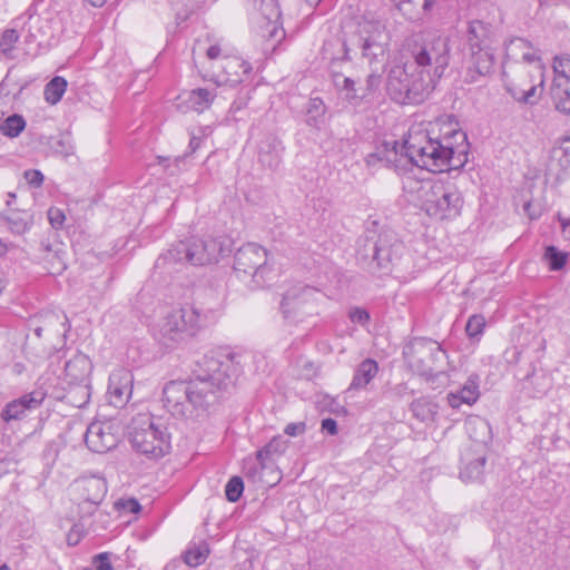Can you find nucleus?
<instances>
[{
  "label": "nucleus",
  "mask_w": 570,
  "mask_h": 570,
  "mask_svg": "<svg viewBox=\"0 0 570 570\" xmlns=\"http://www.w3.org/2000/svg\"><path fill=\"white\" fill-rule=\"evenodd\" d=\"M234 353L216 352L196 362L188 381H170L163 389V402L174 416H186L191 409L205 410L223 391L234 385L240 365Z\"/></svg>",
  "instance_id": "f257e3e1"
},
{
  "label": "nucleus",
  "mask_w": 570,
  "mask_h": 570,
  "mask_svg": "<svg viewBox=\"0 0 570 570\" xmlns=\"http://www.w3.org/2000/svg\"><path fill=\"white\" fill-rule=\"evenodd\" d=\"M469 141L462 130H452L442 138L428 131L410 130L400 147V156L431 173L458 170L468 163Z\"/></svg>",
  "instance_id": "f03ea898"
},
{
  "label": "nucleus",
  "mask_w": 570,
  "mask_h": 570,
  "mask_svg": "<svg viewBox=\"0 0 570 570\" xmlns=\"http://www.w3.org/2000/svg\"><path fill=\"white\" fill-rule=\"evenodd\" d=\"M389 45L385 23L370 16H363L344 31L341 42L343 56L332 59V68L337 62L351 60L350 53L361 50L362 57L370 61L384 57Z\"/></svg>",
  "instance_id": "7ed1b4c3"
},
{
  "label": "nucleus",
  "mask_w": 570,
  "mask_h": 570,
  "mask_svg": "<svg viewBox=\"0 0 570 570\" xmlns=\"http://www.w3.org/2000/svg\"><path fill=\"white\" fill-rule=\"evenodd\" d=\"M402 249V243L392 230L377 233L367 229L358 240L356 257L371 273H387L400 258Z\"/></svg>",
  "instance_id": "20e7f679"
},
{
  "label": "nucleus",
  "mask_w": 570,
  "mask_h": 570,
  "mask_svg": "<svg viewBox=\"0 0 570 570\" xmlns=\"http://www.w3.org/2000/svg\"><path fill=\"white\" fill-rule=\"evenodd\" d=\"M421 208L432 218L454 219L461 214L463 198L461 193L443 181H415Z\"/></svg>",
  "instance_id": "39448f33"
},
{
  "label": "nucleus",
  "mask_w": 570,
  "mask_h": 570,
  "mask_svg": "<svg viewBox=\"0 0 570 570\" xmlns=\"http://www.w3.org/2000/svg\"><path fill=\"white\" fill-rule=\"evenodd\" d=\"M386 91L390 98L400 105L423 102L433 91L429 77L420 76L411 63L394 66L386 79Z\"/></svg>",
  "instance_id": "423d86ee"
},
{
  "label": "nucleus",
  "mask_w": 570,
  "mask_h": 570,
  "mask_svg": "<svg viewBox=\"0 0 570 570\" xmlns=\"http://www.w3.org/2000/svg\"><path fill=\"white\" fill-rule=\"evenodd\" d=\"M450 40L443 36L425 37L421 43H415L412 49V63L420 76L431 79L433 89L444 75L451 58Z\"/></svg>",
  "instance_id": "0eeeda50"
},
{
  "label": "nucleus",
  "mask_w": 570,
  "mask_h": 570,
  "mask_svg": "<svg viewBox=\"0 0 570 570\" xmlns=\"http://www.w3.org/2000/svg\"><path fill=\"white\" fill-rule=\"evenodd\" d=\"M535 71L539 77L538 85L534 82L529 68L523 63L503 62L502 78L504 87L515 101L525 105H534L539 101L541 92H538V87L543 86L542 66L538 65Z\"/></svg>",
  "instance_id": "6e6552de"
},
{
  "label": "nucleus",
  "mask_w": 570,
  "mask_h": 570,
  "mask_svg": "<svg viewBox=\"0 0 570 570\" xmlns=\"http://www.w3.org/2000/svg\"><path fill=\"white\" fill-rule=\"evenodd\" d=\"M230 253L229 244L222 238H190L178 242L168 252L170 259L175 262L186 261L193 265H206L217 263L220 257Z\"/></svg>",
  "instance_id": "1a4fd4ad"
},
{
  "label": "nucleus",
  "mask_w": 570,
  "mask_h": 570,
  "mask_svg": "<svg viewBox=\"0 0 570 570\" xmlns=\"http://www.w3.org/2000/svg\"><path fill=\"white\" fill-rule=\"evenodd\" d=\"M205 315L194 305H185L169 312L159 324V338L166 346L195 335L204 324Z\"/></svg>",
  "instance_id": "9d476101"
},
{
  "label": "nucleus",
  "mask_w": 570,
  "mask_h": 570,
  "mask_svg": "<svg viewBox=\"0 0 570 570\" xmlns=\"http://www.w3.org/2000/svg\"><path fill=\"white\" fill-rule=\"evenodd\" d=\"M466 430L473 442L462 452L460 478L463 481H479L483 476L487 462L485 440L473 435V432L480 431L483 436H487L490 433V426L484 420L476 417L466 423Z\"/></svg>",
  "instance_id": "9b49d317"
},
{
  "label": "nucleus",
  "mask_w": 570,
  "mask_h": 570,
  "mask_svg": "<svg viewBox=\"0 0 570 570\" xmlns=\"http://www.w3.org/2000/svg\"><path fill=\"white\" fill-rule=\"evenodd\" d=\"M132 448L149 459L163 458L169 452L170 442L166 428L155 424L150 419L140 426L135 425L130 433Z\"/></svg>",
  "instance_id": "f8f14e48"
},
{
  "label": "nucleus",
  "mask_w": 570,
  "mask_h": 570,
  "mask_svg": "<svg viewBox=\"0 0 570 570\" xmlns=\"http://www.w3.org/2000/svg\"><path fill=\"white\" fill-rule=\"evenodd\" d=\"M266 250L254 243L242 246L234 257V271L240 276H252L256 287L264 286L266 268Z\"/></svg>",
  "instance_id": "ddd939ff"
},
{
  "label": "nucleus",
  "mask_w": 570,
  "mask_h": 570,
  "mask_svg": "<svg viewBox=\"0 0 570 570\" xmlns=\"http://www.w3.org/2000/svg\"><path fill=\"white\" fill-rule=\"evenodd\" d=\"M409 364L422 375L433 373L432 363L438 361L439 356L444 354L441 345L431 338H415L409 350L404 352Z\"/></svg>",
  "instance_id": "4468645a"
},
{
  "label": "nucleus",
  "mask_w": 570,
  "mask_h": 570,
  "mask_svg": "<svg viewBox=\"0 0 570 570\" xmlns=\"http://www.w3.org/2000/svg\"><path fill=\"white\" fill-rule=\"evenodd\" d=\"M120 441V426L111 421H95L85 434L88 449L96 453H106L115 449Z\"/></svg>",
  "instance_id": "2eb2a0df"
},
{
  "label": "nucleus",
  "mask_w": 570,
  "mask_h": 570,
  "mask_svg": "<svg viewBox=\"0 0 570 570\" xmlns=\"http://www.w3.org/2000/svg\"><path fill=\"white\" fill-rule=\"evenodd\" d=\"M494 52L491 48L468 52L464 81L466 83H476L489 78L494 71Z\"/></svg>",
  "instance_id": "dca6fc26"
},
{
  "label": "nucleus",
  "mask_w": 570,
  "mask_h": 570,
  "mask_svg": "<svg viewBox=\"0 0 570 570\" xmlns=\"http://www.w3.org/2000/svg\"><path fill=\"white\" fill-rule=\"evenodd\" d=\"M46 395V392L42 390H35L30 393L23 394L22 396L7 403L0 416L4 422L21 420L27 415V412L40 407Z\"/></svg>",
  "instance_id": "f3484780"
},
{
  "label": "nucleus",
  "mask_w": 570,
  "mask_h": 570,
  "mask_svg": "<svg viewBox=\"0 0 570 570\" xmlns=\"http://www.w3.org/2000/svg\"><path fill=\"white\" fill-rule=\"evenodd\" d=\"M134 375L127 368H117L109 376L108 395L110 404L122 407L131 396Z\"/></svg>",
  "instance_id": "a211bd4d"
},
{
  "label": "nucleus",
  "mask_w": 570,
  "mask_h": 570,
  "mask_svg": "<svg viewBox=\"0 0 570 570\" xmlns=\"http://www.w3.org/2000/svg\"><path fill=\"white\" fill-rule=\"evenodd\" d=\"M284 147L282 141L274 134H266L257 146L258 163L271 170H275L281 161Z\"/></svg>",
  "instance_id": "6ab92c4d"
},
{
  "label": "nucleus",
  "mask_w": 570,
  "mask_h": 570,
  "mask_svg": "<svg viewBox=\"0 0 570 570\" xmlns=\"http://www.w3.org/2000/svg\"><path fill=\"white\" fill-rule=\"evenodd\" d=\"M222 70L223 72L217 75V85H228L234 87L243 82V77L250 72L252 67L242 58L232 56L224 57L222 61Z\"/></svg>",
  "instance_id": "aec40b11"
},
{
  "label": "nucleus",
  "mask_w": 570,
  "mask_h": 570,
  "mask_svg": "<svg viewBox=\"0 0 570 570\" xmlns=\"http://www.w3.org/2000/svg\"><path fill=\"white\" fill-rule=\"evenodd\" d=\"M531 43L523 38L511 39L505 47V60L503 62H540V57L531 51Z\"/></svg>",
  "instance_id": "412c9836"
},
{
  "label": "nucleus",
  "mask_w": 570,
  "mask_h": 570,
  "mask_svg": "<svg viewBox=\"0 0 570 570\" xmlns=\"http://www.w3.org/2000/svg\"><path fill=\"white\" fill-rule=\"evenodd\" d=\"M261 16L266 21L268 37L271 39H282L285 33L281 28V10L276 0H262L259 7Z\"/></svg>",
  "instance_id": "4be33fe9"
},
{
  "label": "nucleus",
  "mask_w": 570,
  "mask_h": 570,
  "mask_svg": "<svg viewBox=\"0 0 570 570\" xmlns=\"http://www.w3.org/2000/svg\"><path fill=\"white\" fill-rule=\"evenodd\" d=\"M91 372V362L82 353L75 354L65 364V374L69 383H89L88 376Z\"/></svg>",
  "instance_id": "5701e85b"
},
{
  "label": "nucleus",
  "mask_w": 570,
  "mask_h": 570,
  "mask_svg": "<svg viewBox=\"0 0 570 570\" xmlns=\"http://www.w3.org/2000/svg\"><path fill=\"white\" fill-rule=\"evenodd\" d=\"M318 294V291L314 287L299 285L289 288L283 296L281 302V309L285 317H288L294 309L308 301L309 297Z\"/></svg>",
  "instance_id": "b1692460"
},
{
  "label": "nucleus",
  "mask_w": 570,
  "mask_h": 570,
  "mask_svg": "<svg viewBox=\"0 0 570 570\" xmlns=\"http://www.w3.org/2000/svg\"><path fill=\"white\" fill-rule=\"evenodd\" d=\"M479 396L478 376L471 375L460 390L449 393L446 399L451 407L459 409L462 404H474Z\"/></svg>",
  "instance_id": "393cba45"
},
{
  "label": "nucleus",
  "mask_w": 570,
  "mask_h": 570,
  "mask_svg": "<svg viewBox=\"0 0 570 570\" xmlns=\"http://www.w3.org/2000/svg\"><path fill=\"white\" fill-rule=\"evenodd\" d=\"M326 111V105L320 97L311 98L306 107L305 124L315 130H321L327 121Z\"/></svg>",
  "instance_id": "a878e982"
},
{
  "label": "nucleus",
  "mask_w": 570,
  "mask_h": 570,
  "mask_svg": "<svg viewBox=\"0 0 570 570\" xmlns=\"http://www.w3.org/2000/svg\"><path fill=\"white\" fill-rule=\"evenodd\" d=\"M379 372L377 363L372 358L364 360L356 368L348 390L365 389Z\"/></svg>",
  "instance_id": "bb28decb"
},
{
  "label": "nucleus",
  "mask_w": 570,
  "mask_h": 570,
  "mask_svg": "<svg viewBox=\"0 0 570 570\" xmlns=\"http://www.w3.org/2000/svg\"><path fill=\"white\" fill-rule=\"evenodd\" d=\"M490 48L488 29L482 21H472L468 29V52Z\"/></svg>",
  "instance_id": "cd10ccee"
},
{
  "label": "nucleus",
  "mask_w": 570,
  "mask_h": 570,
  "mask_svg": "<svg viewBox=\"0 0 570 570\" xmlns=\"http://www.w3.org/2000/svg\"><path fill=\"white\" fill-rule=\"evenodd\" d=\"M90 395L89 383H69L65 399L70 405L81 409L88 404Z\"/></svg>",
  "instance_id": "c85d7f7f"
},
{
  "label": "nucleus",
  "mask_w": 570,
  "mask_h": 570,
  "mask_svg": "<svg viewBox=\"0 0 570 570\" xmlns=\"http://www.w3.org/2000/svg\"><path fill=\"white\" fill-rule=\"evenodd\" d=\"M399 144L397 141L385 142L383 149L368 154L365 158L367 166H374L377 163L392 164L397 160L399 156Z\"/></svg>",
  "instance_id": "c756f323"
},
{
  "label": "nucleus",
  "mask_w": 570,
  "mask_h": 570,
  "mask_svg": "<svg viewBox=\"0 0 570 570\" xmlns=\"http://www.w3.org/2000/svg\"><path fill=\"white\" fill-rule=\"evenodd\" d=\"M410 410L413 416L421 422L434 421V416L438 413L436 404L425 397L414 400L410 405Z\"/></svg>",
  "instance_id": "7c9ffc66"
},
{
  "label": "nucleus",
  "mask_w": 570,
  "mask_h": 570,
  "mask_svg": "<svg viewBox=\"0 0 570 570\" xmlns=\"http://www.w3.org/2000/svg\"><path fill=\"white\" fill-rule=\"evenodd\" d=\"M215 98V95L210 92L208 89L205 88H198L194 89L188 94V98L186 99V102L189 108H191L195 111L202 112L209 108L213 100Z\"/></svg>",
  "instance_id": "2f4dec72"
},
{
  "label": "nucleus",
  "mask_w": 570,
  "mask_h": 570,
  "mask_svg": "<svg viewBox=\"0 0 570 570\" xmlns=\"http://www.w3.org/2000/svg\"><path fill=\"white\" fill-rule=\"evenodd\" d=\"M286 449V442L281 438H273L264 448L256 452V459L262 468H267V461L274 455L283 453Z\"/></svg>",
  "instance_id": "473e14b6"
},
{
  "label": "nucleus",
  "mask_w": 570,
  "mask_h": 570,
  "mask_svg": "<svg viewBox=\"0 0 570 570\" xmlns=\"http://www.w3.org/2000/svg\"><path fill=\"white\" fill-rule=\"evenodd\" d=\"M2 220L9 225L10 232L16 235H22L30 228V216L19 212H13L7 216L0 213V222Z\"/></svg>",
  "instance_id": "72a5a7b5"
},
{
  "label": "nucleus",
  "mask_w": 570,
  "mask_h": 570,
  "mask_svg": "<svg viewBox=\"0 0 570 570\" xmlns=\"http://www.w3.org/2000/svg\"><path fill=\"white\" fill-rule=\"evenodd\" d=\"M552 98L559 111L570 114V81L557 82L552 89Z\"/></svg>",
  "instance_id": "f704fd0d"
},
{
  "label": "nucleus",
  "mask_w": 570,
  "mask_h": 570,
  "mask_svg": "<svg viewBox=\"0 0 570 570\" xmlns=\"http://www.w3.org/2000/svg\"><path fill=\"white\" fill-rule=\"evenodd\" d=\"M67 81L65 78L56 76L45 87V99L51 105L59 102L66 91Z\"/></svg>",
  "instance_id": "c9c22d12"
},
{
  "label": "nucleus",
  "mask_w": 570,
  "mask_h": 570,
  "mask_svg": "<svg viewBox=\"0 0 570 570\" xmlns=\"http://www.w3.org/2000/svg\"><path fill=\"white\" fill-rule=\"evenodd\" d=\"M568 253L549 245L544 249L543 259L551 271H560L568 262Z\"/></svg>",
  "instance_id": "e433bc0d"
},
{
  "label": "nucleus",
  "mask_w": 570,
  "mask_h": 570,
  "mask_svg": "<svg viewBox=\"0 0 570 570\" xmlns=\"http://www.w3.org/2000/svg\"><path fill=\"white\" fill-rule=\"evenodd\" d=\"M26 127V120L20 115H11L0 125L1 132L7 137H17Z\"/></svg>",
  "instance_id": "4c0bfd02"
},
{
  "label": "nucleus",
  "mask_w": 570,
  "mask_h": 570,
  "mask_svg": "<svg viewBox=\"0 0 570 570\" xmlns=\"http://www.w3.org/2000/svg\"><path fill=\"white\" fill-rule=\"evenodd\" d=\"M209 554V548L206 543L195 546L185 552L184 560L190 567H197L205 562Z\"/></svg>",
  "instance_id": "58836bf2"
},
{
  "label": "nucleus",
  "mask_w": 570,
  "mask_h": 570,
  "mask_svg": "<svg viewBox=\"0 0 570 570\" xmlns=\"http://www.w3.org/2000/svg\"><path fill=\"white\" fill-rule=\"evenodd\" d=\"M552 158L558 160L563 169L570 168V137H564L552 149Z\"/></svg>",
  "instance_id": "ea45409f"
},
{
  "label": "nucleus",
  "mask_w": 570,
  "mask_h": 570,
  "mask_svg": "<svg viewBox=\"0 0 570 570\" xmlns=\"http://www.w3.org/2000/svg\"><path fill=\"white\" fill-rule=\"evenodd\" d=\"M364 87H356L354 80H352L351 86L346 88L344 91L345 100L353 107H360L364 102H367L366 96L364 94Z\"/></svg>",
  "instance_id": "a19ab883"
},
{
  "label": "nucleus",
  "mask_w": 570,
  "mask_h": 570,
  "mask_svg": "<svg viewBox=\"0 0 570 570\" xmlns=\"http://www.w3.org/2000/svg\"><path fill=\"white\" fill-rule=\"evenodd\" d=\"M187 156L188 155L185 154L173 159L170 157L158 156L157 160L159 165L164 166L165 171H167L169 175H176L183 170Z\"/></svg>",
  "instance_id": "79ce46f5"
},
{
  "label": "nucleus",
  "mask_w": 570,
  "mask_h": 570,
  "mask_svg": "<svg viewBox=\"0 0 570 570\" xmlns=\"http://www.w3.org/2000/svg\"><path fill=\"white\" fill-rule=\"evenodd\" d=\"M244 491V482L240 476H233L225 487V495L229 502H237Z\"/></svg>",
  "instance_id": "37998d69"
},
{
  "label": "nucleus",
  "mask_w": 570,
  "mask_h": 570,
  "mask_svg": "<svg viewBox=\"0 0 570 570\" xmlns=\"http://www.w3.org/2000/svg\"><path fill=\"white\" fill-rule=\"evenodd\" d=\"M85 489L87 491H95V494L92 497H87V501L98 505L104 497V493L106 491L105 484L102 480L100 479H90L85 482Z\"/></svg>",
  "instance_id": "c03bdc74"
},
{
  "label": "nucleus",
  "mask_w": 570,
  "mask_h": 570,
  "mask_svg": "<svg viewBox=\"0 0 570 570\" xmlns=\"http://www.w3.org/2000/svg\"><path fill=\"white\" fill-rule=\"evenodd\" d=\"M553 70L558 75V82L570 81V57H556Z\"/></svg>",
  "instance_id": "a18cd8bd"
},
{
  "label": "nucleus",
  "mask_w": 570,
  "mask_h": 570,
  "mask_svg": "<svg viewBox=\"0 0 570 570\" xmlns=\"http://www.w3.org/2000/svg\"><path fill=\"white\" fill-rule=\"evenodd\" d=\"M19 39V33L16 29H7L0 39V50L8 56L14 48Z\"/></svg>",
  "instance_id": "49530a36"
},
{
  "label": "nucleus",
  "mask_w": 570,
  "mask_h": 570,
  "mask_svg": "<svg viewBox=\"0 0 570 570\" xmlns=\"http://www.w3.org/2000/svg\"><path fill=\"white\" fill-rule=\"evenodd\" d=\"M485 320L482 315H472L465 325V332L469 337H475L483 332Z\"/></svg>",
  "instance_id": "de8ad7c7"
},
{
  "label": "nucleus",
  "mask_w": 570,
  "mask_h": 570,
  "mask_svg": "<svg viewBox=\"0 0 570 570\" xmlns=\"http://www.w3.org/2000/svg\"><path fill=\"white\" fill-rule=\"evenodd\" d=\"M525 380L530 383L537 384L539 386L538 393L543 394L551 386V380L542 373V371H535L529 375H527Z\"/></svg>",
  "instance_id": "09e8293b"
},
{
  "label": "nucleus",
  "mask_w": 570,
  "mask_h": 570,
  "mask_svg": "<svg viewBox=\"0 0 570 570\" xmlns=\"http://www.w3.org/2000/svg\"><path fill=\"white\" fill-rule=\"evenodd\" d=\"M265 468H262L259 461L256 459V461L248 460L245 462L244 465V473L245 476L250 480L252 482H263L262 480V472Z\"/></svg>",
  "instance_id": "8fccbe9b"
},
{
  "label": "nucleus",
  "mask_w": 570,
  "mask_h": 570,
  "mask_svg": "<svg viewBox=\"0 0 570 570\" xmlns=\"http://www.w3.org/2000/svg\"><path fill=\"white\" fill-rule=\"evenodd\" d=\"M366 85L364 87V94L366 96V99L367 101L371 99V97H373V95L377 91V89L380 88L381 83H382V76L380 73H376V72H371L367 77H366Z\"/></svg>",
  "instance_id": "3c124183"
},
{
  "label": "nucleus",
  "mask_w": 570,
  "mask_h": 570,
  "mask_svg": "<svg viewBox=\"0 0 570 570\" xmlns=\"http://www.w3.org/2000/svg\"><path fill=\"white\" fill-rule=\"evenodd\" d=\"M397 9L409 19L415 20L417 12L415 10L416 0H392Z\"/></svg>",
  "instance_id": "603ef678"
},
{
  "label": "nucleus",
  "mask_w": 570,
  "mask_h": 570,
  "mask_svg": "<svg viewBox=\"0 0 570 570\" xmlns=\"http://www.w3.org/2000/svg\"><path fill=\"white\" fill-rule=\"evenodd\" d=\"M95 570H114L110 562V553L101 552L92 558Z\"/></svg>",
  "instance_id": "864d4df0"
},
{
  "label": "nucleus",
  "mask_w": 570,
  "mask_h": 570,
  "mask_svg": "<svg viewBox=\"0 0 570 570\" xmlns=\"http://www.w3.org/2000/svg\"><path fill=\"white\" fill-rule=\"evenodd\" d=\"M348 317L353 323H357L361 325H365L370 321L368 312L360 307L352 308L348 313Z\"/></svg>",
  "instance_id": "5fc2aeb1"
},
{
  "label": "nucleus",
  "mask_w": 570,
  "mask_h": 570,
  "mask_svg": "<svg viewBox=\"0 0 570 570\" xmlns=\"http://www.w3.org/2000/svg\"><path fill=\"white\" fill-rule=\"evenodd\" d=\"M48 219L56 229L60 228L66 219L63 212L59 208L51 207L48 210Z\"/></svg>",
  "instance_id": "6e6d98bb"
},
{
  "label": "nucleus",
  "mask_w": 570,
  "mask_h": 570,
  "mask_svg": "<svg viewBox=\"0 0 570 570\" xmlns=\"http://www.w3.org/2000/svg\"><path fill=\"white\" fill-rule=\"evenodd\" d=\"M332 80H333V83H334L335 88H336L340 92L344 94V91L346 90V88H347L348 86H351V82H352V80H353V79H352V78H350V77H345V76H343V75H342V73H340V72L333 71V73H332Z\"/></svg>",
  "instance_id": "4d7b16f0"
},
{
  "label": "nucleus",
  "mask_w": 570,
  "mask_h": 570,
  "mask_svg": "<svg viewBox=\"0 0 570 570\" xmlns=\"http://www.w3.org/2000/svg\"><path fill=\"white\" fill-rule=\"evenodd\" d=\"M28 184L33 187H40L43 183V175L40 170L37 169H28L23 174Z\"/></svg>",
  "instance_id": "13d9d810"
},
{
  "label": "nucleus",
  "mask_w": 570,
  "mask_h": 570,
  "mask_svg": "<svg viewBox=\"0 0 570 570\" xmlns=\"http://www.w3.org/2000/svg\"><path fill=\"white\" fill-rule=\"evenodd\" d=\"M306 424L304 422L289 423L286 425L284 432L289 436H297L305 432Z\"/></svg>",
  "instance_id": "bf43d9fd"
},
{
  "label": "nucleus",
  "mask_w": 570,
  "mask_h": 570,
  "mask_svg": "<svg viewBox=\"0 0 570 570\" xmlns=\"http://www.w3.org/2000/svg\"><path fill=\"white\" fill-rule=\"evenodd\" d=\"M117 505H120L124 510L130 513H138L141 509L140 503L136 499H127L125 501H120L117 503Z\"/></svg>",
  "instance_id": "052dcab7"
},
{
  "label": "nucleus",
  "mask_w": 570,
  "mask_h": 570,
  "mask_svg": "<svg viewBox=\"0 0 570 570\" xmlns=\"http://www.w3.org/2000/svg\"><path fill=\"white\" fill-rule=\"evenodd\" d=\"M322 431L328 433L330 435H336L338 432L337 423L334 419H324L322 421Z\"/></svg>",
  "instance_id": "680f3d73"
},
{
  "label": "nucleus",
  "mask_w": 570,
  "mask_h": 570,
  "mask_svg": "<svg viewBox=\"0 0 570 570\" xmlns=\"http://www.w3.org/2000/svg\"><path fill=\"white\" fill-rule=\"evenodd\" d=\"M56 150L67 157L73 154V146L69 141L61 139L57 142Z\"/></svg>",
  "instance_id": "e2e57ef3"
},
{
  "label": "nucleus",
  "mask_w": 570,
  "mask_h": 570,
  "mask_svg": "<svg viewBox=\"0 0 570 570\" xmlns=\"http://www.w3.org/2000/svg\"><path fill=\"white\" fill-rule=\"evenodd\" d=\"M523 210L525 212V214L530 217V219H537L540 217L541 215V212L540 210H535L533 209V204L532 202H527L524 205H523Z\"/></svg>",
  "instance_id": "0e129e2a"
},
{
  "label": "nucleus",
  "mask_w": 570,
  "mask_h": 570,
  "mask_svg": "<svg viewBox=\"0 0 570 570\" xmlns=\"http://www.w3.org/2000/svg\"><path fill=\"white\" fill-rule=\"evenodd\" d=\"M207 57L209 59H216L218 58V56L220 55V48L219 46L217 45H213L210 46L208 49H207V52H206Z\"/></svg>",
  "instance_id": "69168bd1"
},
{
  "label": "nucleus",
  "mask_w": 570,
  "mask_h": 570,
  "mask_svg": "<svg viewBox=\"0 0 570 570\" xmlns=\"http://www.w3.org/2000/svg\"><path fill=\"white\" fill-rule=\"evenodd\" d=\"M200 146V138L193 136L189 141L190 154L195 153Z\"/></svg>",
  "instance_id": "338daca9"
},
{
  "label": "nucleus",
  "mask_w": 570,
  "mask_h": 570,
  "mask_svg": "<svg viewBox=\"0 0 570 570\" xmlns=\"http://www.w3.org/2000/svg\"><path fill=\"white\" fill-rule=\"evenodd\" d=\"M560 222H561L563 234L570 240V219L569 220H563V219L560 218Z\"/></svg>",
  "instance_id": "774afa93"
}]
</instances>
